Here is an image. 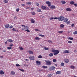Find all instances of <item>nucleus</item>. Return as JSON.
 <instances>
[{
  "label": "nucleus",
  "mask_w": 77,
  "mask_h": 77,
  "mask_svg": "<svg viewBox=\"0 0 77 77\" xmlns=\"http://www.w3.org/2000/svg\"><path fill=\"white\" fill-rule=\"evenodd\" d=\"M70 23V21H68L66 22V24H69Z\"/></svg>",
  "instance_id": "nucleus-51"
},
{
  "label": "nucleus",
  "mask_w": 77,
  "mask_h": 77,
  "mask_svg": "<svg viewBox=\"0 0 77 77\" xmlns=\"http://www.w3.org/2000/svg\"><path fill=\"white\" fill-rule=\"evenodd\" d=\"M4 74L5 72H4L3 70H0V74H1V75H3V74Z\"/></svg>",
  "instance_id": "nucleus-14"
},
{
  "label": "nucleus",
  "mask_w": 77,
  "mask_h": 77,
  "mask_svg": "<svg viewBox=\"0 0 77 77\" xmlns=\"http://www.w3.org/2000/svg\"><path fill=\"white\" fill-rule=\"evenodd\" d=\"M44 50H49V49L48 48H47L46 47H45L44 48Z\"/></svg>",
  "instance_id": "nucleus-35"
},
{
  "label": "nucleus",
  "mask_w": 77,
  "mask_h": 77,
  "mask_svg": "<svg viewBox=\"0 0 77 77\" xmlns=\"http://www.w3.org/2000/svg\"><path fill=\"white\" fill-rule=\"evenodd\" d=\"M56 69V68H55V67L53 66L50 68V70L51 71L52 70H53V71H54V69Z\"/></svg>",
  "instance_id": "nucleus-8"
},
{
  "label": "nucleus",
  "mask_w": 77,
  "mask_h": 77,
  "mask_svg": "<svg viewBox=\"0 0 77 77\" xmlns=\"http://www.w3.org/2000/svg\"><path fill=\"white\" fill-rule=\"evenodd\" d=\"M53 56V53H51L49 54V56L50 57H52Z\"/></svg>",
  "instance_id": "nucleus-26"
},
{
  "label": "nucleus",
  "mask_w": 77,
  "mask_h": 77,
  "mask_svg": "<svg viewBox=\"0 0 77 77\" xmlns=\"http://www.w3.org/2000/svg\"><path fill=\"white\" fill-rule=\"evenodd\" d=\"M16 11L17 12H19V11H20V9L19 8H17L16 9Z\"/></svg>",
  "instance_id": "nucleus-52"
},
{
  "label": "nucleus",
  "mask_w": 77,
  "mask_h": 77,
  "mask_svg": "<svg viewBox=\"0 0 77 77\" xmlns=\"http://www.w3.org/2000/svg\"><path fill=\"white\" fill-rule=\"evenodd\" d=\"M22 26L25 27L24 28V29H27L25 30L26 32H30V30H29V27L24 25H22Z\"/></svg>",
  "instance_id": "nucleus-2"
},
{
  "label": "nucleus",
  "mask_w": 77,
  "mask_h": 77,
  "mask_svg": "<svg viewBox=\"0 0 77 77\" xmlns=\"http://www.w3.org/2000/svg\"><path fill=\"white\" fill-rule=\"evenodd\" d=\"M2 51L3 52H6V50H4Z\"/></svg>",
  "instance_id": "nucleus-62"
},
{
  "label": "nucleus",
  "mask_w": 77,
  "mask_h": 77,
  "mask_svg": "<svg viewBox=\"0 0 77 77\" xmlns=\"http://www.w3.org/2000/svg\"><path fill=\"white\" fill-rule=\"evenodd\" d=\"M35 31H38V32L39 31V29H35Z\"/></svg>",
  "instance_id": "nucleus-56"
},
{
  "label": "nucleus",
  "mask_w": 77,
  "mask_h": 77,
  "mask_svg": "<svg viewBox=\"0 0 77 77\" xmlns=\"http://www.w3.org/2000/svg\"><path fill=\"white\" fill-rule=\"evenodd\" d=\"M60 27L61 28H63V27H64V25L63 24H61L60 25Z\"/></svg>",
  "instance_id": "nucleus-33"
},
{
  "label": "nucleus",
  "mask_w": 77,
  "mask_h": 77,
  "mask_svg": "<svg viewBox=\"0 0 77 77\" xmlns=\"http://www.w3.org/2000/svg\"><path fill=\"white\" fill-rule=\"evenodd\" d=\"M0 57L1 58H3V57L2 56H0Z\"/></svg>",
  "instance_id": "nucleus-61"
},
{
  "label": "nucleus",
  "mask_w": 77,
  "mask_h": 77,
  "mask_svg": "<svg viewBox=\"0 0 77 77\" xmlns=\"http://www.w3.org/2000/svg\"><path fill=\"white\" fill-rule=\"evenodd\" d=\"M35 39H36V40H39L40 39H41V38L38 37H35Z\"/></svg>",
  "instance_id": "nucleus-17"
},
{
  "label": "nucleus",
  "mask_w": 77,
  "mask_h": 77,
  "mask_svg": "<svg viewBox=\"0 0 77 77\" xmlns=\"http://www.w3.org/2000/svg\"><path fill=\"white\" fill-rule=\"evenodd\" d=\"M37 11L38 12H41V10L40 9L37 8Z\"/></svg>",
  "instance_id": "nucleus-22"
},
{
  "label": "nucleus",
  "mask_w": 77,
  "mask_h": 77,
  "mask_svg": "<svg viewBox=\"0 0 77 77\" xmlns=\"http://www.w3.org/2000/svg\"><path fill=\"white\" fill-rule=\"evenodd\" d=\"M56 61H57V60H56V59H54L53 60V62H56Z\"/></svg>",
  "instance_id": "nucleus-41"
},
{
  "label": "nucleus",
  "mask_w": 77,
  "mask_h": 77,
  "mask_svg": "<svg viewBox=\"0 0 77 77\" xmlns=\"http://www.w3.org/2000/svg\"><path fill=\"white\" fill-rule=\"evenodd\" d=\"M19 48L20 50H24V48H23L22 47Z\"/></svg>",
  "instance_id": "nucleus-43"
},
{
  "label": "nucleus",
  "mask_w": 77,
  "mask_h": 77,
  "mask_svg": "<svg viewBox=\"0 0 77 77\" xmlns=\"http://www.w3.org/2000/svg\"><path fill=\"white\" fill-rule=\"evenodd\" d=\"M38 58H39V59H41V58H42V56L41 55H39L38 56Z\"/></svg>",
  "instance_id": "nucleus-48"
},
{
  "label": "nucleus",
  "mask_w": 77,
  "mask_h": 77,
  "mask_svg": "<svg viewBox=\"0 0 77 77\" xmlns=\"http://www.w3.org/2000/svg\"><path fill=\"white\" fill-rule=\"evenodd\" d=\"M61 65L63 66H64V65H65V64L63 63H61Z\"/></svg>",
  "instance_id": "nucleus-39"
},
{
  "label": "nucleus",
  "mask_w": 77,
  "mask_h": 77,
  "mask_svg": "<svg viewBox=\"0 0 77 77\" xmlns=\"http://www.w3.org/2000/svg\"><path fill=\"white\" fill-rule=\"evenodd\" d=\"M26 4L28 5H32V2H29L26 3Z\"/></svg>",
  "instance_id": "nucleus-28"
},
{
  "label": "nucleus",
  "mask_w": 77,
  "mask_h": 77,
  "mask_svg": "<svg viewBox=\"0 0 77 77\" xmlns=\"http://www.w3.org/2000/svg\"><path fill=\"white\" fill-rule=\"evenodd\" d=\"M57 20L58 19V18L57 17H50L49 18V20Z\"/></svg>",
  "instance_id": "nucleus-9"
},
{
  "label": "nucleus",
  "mask_w": 77,
  "mask_h": 77,
  "mask_svg": "<svg viewBox=\"0 0 77 77\" xmlns=\"http://www.w3.org/2000/svg\"><path fill=\"white\" fill-rule=\"evenodd\" d=\"M74 5L75 6V7H77V4H74Z\"/></svg>",
  "instance_id": "nucleus-55"
},
{
  "label": "nucleus",
  "mask_w": 77,
  "mask_h": 77,
  "mask_svg": "<svg viewBox=\"0 0 77 77\" xmlns=\"http://www.w3.org/2000/svg\"><path fill=\"white\" fill-rule=\"evenodd\" d=\"M28 53H29L30 54H33V52L31 51H27Z\"/></svg>",
  "instance_id": "nucleus-13"
},
{
  "label": "nucleus",
  "mask_w": 77,
  "mask_h": 77,
  "mask_svg": "<svg viewBox=\"0 0 77 77\" xmlns=\"http://www.w3.org/2000/svg\"><path fill=\"white\" fill-rule=\"evenodd\" d=\"M37 6H38L39 5V3H37L36 4Z\"/></svg>",
  "instance_id": "nucleus-57"
},
{
  "label": "nucleus",
  "mask_w": 77,
  "mask_h": 77,
  "mask_svg": "<svg viewBox=\"0 0 77 77\" xmlns=\"http://www.w3.org/2000/svg\"><path fill=\"white\" fill-rule=\"evenodd\" d=\"M48 42L49 43H52V42L51 40H48Z\"/></svg>",
  "instance_id": "nucleus-50"
},
{
  "label": "nucleus",
  "mask_w": 77,
  "mask_h": 77,
  "mask_svg": "<svg viewBox=\"0 0 77 77\" xmlns=\"http://www.w3.org/2000/svg\"><path fill=\"white\" fill-rule=\"evenodd\" d=\"M69 60L68 59H65L64 60V62H66V63H68L69 62Z\"/></svg>",
  "instance_id": "nucleus-15"
},
{
  "label": "nucleus",
  "mask_w": 77,
  "mask_h": 77,
  "mask_svg": "<svg viewBox=\"0 0 77 77\" xmlns=\"http://www.w3.org/2000/svg\"><path fill=\"white\" fill-rule=\"evenodd\" d=\"M29 58L30 59V60H34V59H35V57L33 56L29 57Z\"/></svg>",
  "instance_id": "nucleus-11"
},
{
  "label": "nucleus",
  "mask_w": 77,
  "mask_h": 77,
  "mask_svg": "<svg viewBox=\"0 0 77 77\" xmlns=\"http://www.w3.org/2000/svg\"><path fill=\"white\" fill-rule=\"evenodd\" d=\"M46 3L47 5H48V7H50L51 6V2L49 1H46Z\"/></svg>",
  "instance_id": "nucleus-5"
},
{
  "label": "nucleus",
  "mask_w": 77,
  "mask_h": 77,
  "mask_svg": "<svg viewBox=\"0 0 77 77\" xmlns=\"http://www.w3.org/2000/svg\"><path fill=\"white\" fill-rule=\"evenodd\" d=\"M63 53H69V51L68 50H65L64 51Z\"/></svg>",
  "instance_id": "nucleus-23"
},
{
  "label": "nucleus",
  "mask_w": 77,
  "mask_h": 77,
  "mask_svg": "<svg viewBox=\"0 0 77 77\" xmlns=\"http://www.w3.org/2000/svg\"><path fill=\"white\" fill-rule=\"evenodd\" d=\"M4 2L5 3H8V0H4Z\"/></svg>",
  "instance_id": "nucleus-32"
},
{
  "label": "nucleus",
  "mask_w": 77,
  "mask_h": 77,
  "mask_svg": "<svg viewBox=\"0 0 77 77\" xmlns=\"http://www.w3.org/2000/svg\"><path fill=\"white\" fill-rule=\"evenodd\" d=\"M30 21H31V23H35V22L34 20L33 19H31Z\"/></svg>",
  "instance_id": "nucleus-21"
},
{
  "label": "nucleus",
  "mask_w": 77,
  "mask_h": 77,
  "mask_svg": "<svg viewBox=\"0 0 77 77\" xmlns=\"http://www.w3.org/2000/svg\"><path fill=\"white\" fill-rule=\"evenodd\" d=\"M68 40H73V38H72V37H69L68 38Z\"/></svg>",
  "instance_id": "nucleus-31"
},
{
  "label": "nucleus",
  "mask_w": 77,
  "mask_h": 77,
  "mask_svg": "<svg viewBox=\"0 0 77 77\" xmlns=\"http://www.w3.org/2000/svg\"><path fill=\"white\" fill-rule=\"evenodd\" d=\"M36 63L37 65H41V62H40V61L37 60L36 61Z\"/></svg>",
  "instance_id": "nucleus-6"
},
{
  "label": "nucleus",
  "mask_w": 77,
  "mask_h": 77,
  "mask_svg": "<svg viewBox=\"0 0 77 77\" xmlns=\"http://www.w3.org/2000/svg\"><path fill=\"white\" fill-rule=\"evenodd\" d=\"M5 26V28H9L10 26L9 24H7Z\"/></svg>",
  "instance_id": "nucleus-12"
},
{
  "label": "nucleus",
  "mask_w": 77,
  "mask_h": 77,
  "mask_svg": "<svg viewBox=\"0 0 77 77\" xmlns=\"http://www.w3.org/2000/svg\"><path fill=\"white\" fill-rule=\"evenodd\" d=\"M75 24H74V23H72V24L71 26L72 27H74V25Z\"/></svg>",
  "instance_id": "nucleus-53"
},
{
  "label": "nucleus",
  "mask_w": 77,
  "mask_h": 77,
  "mask_svg": "<svg viewBox=\"0 0 77 77\" xmlns=\"http://www.w3.org/2000/svg\"><path fill=\"white\" fill-rule=\"evenodd\" d=\"M14 45L12 44H11L10 45H9V47H13Z\"/></svg>",
  "instance_id": "nucleus-38"
},
{
  "label": "nucleus",
  "mask_w": 77,
  "mask_h": 77,
  "mask_svg": "<svg viewBox=\"0 0 77 77\" xmlns=\"http://www.w3.org/2000/svg\"><path fill=\"white\" fill-rule=\"evenodd\" d=\"M64 18H65L64 17H63V16H61L58 18V20L60 21H63V20Z\"/></svg>",
  "instance_id": "nucleus-4"
},
{
  "label": "nucleus",
  "mask_w": 77,
  "mask_h": 77,
  "mask_svg": "<svg viewBox=\"0 0 77 77\" xmlns=\"http://www.w3.org/2000/svg\"><path fill=\"white\" fill-rule=\"evenodd\" d=\"M13 28V26L11 25L10 27H9L10 29H12V28Z\"/></svg>",
  "instance_id": "nucleus-54"
},
{
  "label": "nucleus",
  "mask_w": 77,
  "mask_h": 77,
  "mask_svg": "<svg viewBox=\"0 0 77 77\" xmlns=\"http://www.w3.org/2000/svg\"><path fill=\"white\" fill-rule=\"evenodd\" d=\"M7 42H8L7 41H6L5 42V44H6H6H7Z\"/></svg>",
  "instance_id": "nucleus-59"
},
{
  "label": "nucleus",
  "mask_w": 77,
  "mask_h": 77,
  "mask_svg": "<svg viewBox=\"0 0 77 77\" xmlns=\"http://www.w3.org/2000/svg\"><path fill=\"white\" fill-rule=\"evenodd\" d=\"M73 35H77V31H75L74 32H73Z\"/></svg>",
  "instance_id": "nucleus-34"
},
{
  "label": "nucleus",
  "mask_w": 77,
  "mask_h": 77,
  "mask_svg": "<svg viewBox=\"0 0 77 77\" xmlns=\"http://www.w3.org/2000/svg\"><path fill=\"white\" fill-rule=\"evenodd\" d=\"M19 70H20V71H22V72H24V70L23 69H19Z\"/></svg>",
  "instance_id": "nucleus-45"
},
{
  "label": "nucleus",
  "mask_w": 77,
  "mask_h": 77,
  "mask_svg": "<svg viewBox=\"0 0 77 77\" xmlns=\"http://www.w3.org/2000/svg\"><path fill=\"white\" fill-rule=\"evenodd\" d=\"M22 6H23V7L25 6V4H22Z\"/></svg>",
  "instance_id": "nucleus-58"
},
{
  "label": "nucleus",
  "mask_w": 77,
  "mask_h": 77,
  "mask_svg": "<svg viewBox=\"0 0 77 77\" xmlns=\"http://www.w3.org/2000/svg\"><path fill=\"white\" fill-rule=\"evenodd\" d=\"M31 14L32 15H35V13L34 12H32Z\"/></svg>",
  "instance_id": "nucleus-49"
},
{
  "label": "nucleus",
  "mask_w": 77,
  "mask_h": 77,
  "mask_svg": "<svg viewBox=\"0 0 77 77\" xmlns=\"http://www.w3.org/2000/svg\"><path fill=\"white\" fill-rule=\"evenodd\" d=\"M69 44H72V41H69L67 42Z\"/></svg>",
  "instance_id": "nucleus-37"
},
{
  "label": "nucleus",
  "mask_w": 77,
  "mask_h": 77,
  "mask_svg": "<svg viewBox=\"0 0 77 77\" xmlns=\"http://www.w3.org/2000/svg\"><path fill=\"white\" fill-rule=\"evenodd\" d=\"M42 68H48V67H47V66H42Z\"/></svg>",
  "instance_id": "nucleus-42"
},
{
  "label": "nucleus",
  "mask_w": 77,
  "mask_h": 77,
  "mask_svg": "<svg viewBox=\"0 0 77 77\" xmlns=\"http://www.w3.org/2000/svg\"><path fill=\"white\" fill-rule=\"evenodd\" d=\"M61 74V72L59 71H58L56 73V74Z\"/></svg>",
  "instance_id": "nucleus-18"
},
{
  "label": "nucleus",
  "mask_w": 77,
  "mask_h": 77,
  "mask_svg": "<svg viewBox=\"0 0 77 77\" xmlns=\"http://www.w3.org/2000/svg\"><path fill=\"white\" fill-rule=\"evenodd\" d=\"M16 66H20V64H16Z\"/></svg>",
  "instance_id": "nucleus-46"
},
{
  "label": "nucleus",
  "mask_w": 77,
  "mask_h": 77,
  "mask_svg": "<svg viewBox=\"0 0 77 77\" xmlns=\"http://www.w3.org/2000/svg\"><path fill=\"white\" fill-rule=\"evenodd\" d=\"M39 36H41V37H44V36H45V35L42 34H39Z\"/></svg>",
  "instance_id": "nucleus-36"
},
{
  "label": "nucleus",
  "mask_w": 77,
  "mask_h": 77,
  "mask_svg": "<svg viewBox=\"0 0 77 77\" xmlns=\"http://www.w3.org/2000/svg\"><path fill=\"white\" fill-rule=\"evenodd\" d=\"M58 33H63V31H58Z\"/></svg>",
  "instance_id": "nucleus-47"
},
{
  "label": "nucleus",
  "mask_w": 77,
  "mask_h": 77,
  "mask_svg": "<svg viewBox=\"0 0 77 77\" xmlns=\"http://www.w3.org/2000/svg\"><path fill=\"white\" fill-rule=\"evenodd\" d=\"M12 47H7V49H8V50H11V49H12Z\"/></svg>",
  "instance_id": "nucleus-40"
},
{
  "label": "nucleus",
  "mask_w": 77,
  "mask_h": 77,
  "mask_svg": "<svg viewBox=\"0 0 77 77\" xmlns=\"http://www.w3.org/2000/svg\"><path fill=\"white\" fill-rule=\"evenodd\" d=\"M41 8L43 10H45L46 9V7L44 5H42L41 6Z\"/></svg>",
  "instance_id": "nucleus-10"
},
{
  "label": "nucleus",
  "mask_w": 77,
  "mask_h": 77,
  "mask_svg": "<svg viewBox=\"0 0 77 77\" xmlns=\"http://www.w3.org/2000/svg\"><path fill=\"white\" fill-rule=\"evenodd\" d=\"M31 9H32V10H33V9H34V8H31Z\"/></svg>",
  "instance_id": "nucleus-63"
},
{
  "label": "nucleus",
  "mask_w": 77,
  "mask_h": 77,
  "mask_svg": "<svg viewBox=\"0 0 77 77\" xmlns=\"http://www.w3.org/2000/svg\"><path fill=\"white\" fill-rule=\"evenodd\" d=\"M60 3L62 4H65V3H66V2L65 1H62L60 2Z\"/></svg>",
  "instance_id": "nucleus-24"
},
{
  "label": "nucleus",
  "mask_w": 77,
  "mask_h": 77,
  "mask_svg": "<svg viewBox=\"0 0 77 77\" xmlns=\"http://www.w3.org/2000/svg\"><path fill=\"white\" fill-rule=\"evenodd\" d=\"M52 76H53V74H48V77H51Z\"/></svg>",
  "instance_id": "nucleus-25"
},
{
  "label": "nucleus",
  "mask_w": 77,
  "mask_h": 77,
  "mask_svg": "<svg viewBox=\"0 0 77 77\" xmlns=\"http://www.w3.org/2000/svg\"><path fill=\"white\" fill-rule=\"evenodd\" d=\"M74 52H75V53H76V52H77V50H74Z\"/></svg>",
  "instance_id": "nucleus-60"
},
{
  "label": "nucleus",
  "mask_w": 77,
  "mask_h": 77,
  "mask_svg": "<svg viewBox=\"0 0 77 77\" xmlns=\"http://www.w3.org/2000/svg\"><path fill=\"white\" fill-rule=\"evenodd\" d=\"M63 20H64V23H67V22L68 21V19L67 18H64Z\"/></svg>",
  "instance_id": "nucleus-7"
},
{
  "label": "nucleus",
  "mask_w": 77,
  "mask_h": 77,
  "mask_svg": "<svg viewBox=\"0 0 77 77\" xmlns=\"http://www.w3.org/2000/svg\"><path fill=\"white\" fill-rule=\"evenodd\" d=\"M12 30L14 31V32H16V29L14 28H13L12 29Z\"/></svg>",
  "instance_id": "nucleus-44"
},
{
  "label": "nucleus",
  "mask_w": 77,
  "mask_h": 77,
  "mask_svg": "<svg viewBox=\"0 0 77 77\" xmlns=\"http://www.w3.org/2000/svg\"><path fill=\"white\" fill-rule=\"evenodd\" d=\"M52 51H51V52H54V55L55 56V55H57V54H58L59 53V51L57 50H55L54 49V48H52Z\"/></svg>",
  "instance_id": "nucleus-1"
},
{
  "label": "nucleus",
  "mask_w": 77,
  "mask_h": 77,
  "mask_svg": "<svg viewBox=\"0 0 77 77\" xmlns=\"http://www.w3.org/2000/svg\"><path fill=\"white\" fill-rule=\"evenodd\" d=\"M16 31H17V32H19L18 30H16Z\"/></svg>",
  "instance_id": "nucleus-64"
},
{
  "label": "nucleus",
  "mask_w": 77,
  "mask_h": 77,
  "mask_svg": "<svg viewBox=\"0 0 77 77\" xmlns=\"http://www.w3.org/2000/svg\"><path fill=\"white\" fill-rule=\"evenodd\" d=\"M7 41H8V42H13V40H12L11 39H8Z\"/></svg>",
  "instance_id": "nucleus-19"
},
{
  "label": "nucleus",
  "mask_w": 77,
  "mask_h": 77,
  "mask_svg": "<svg viewBox=\"0 0 77 77\" xmlns=\"http://www.w3.org/2000/svg\"><path fill=\"white\" fill-rule=\"evenodd\" d=\"M51 9H56V7L54 5H51L50 7Z\"/></svg>",
  "instance_id": "nucleus-16"
},
{
  "label": "nucleus",
  "mask_w": 77,
  "mask_h": 77,
  "mask_svg": "<svg viewBox=\"0 0 77 77\" xmlns=\"http://www.w3.org/2000/svg\"><path fill=\"white\" fill-rule=\"evenodd\" d=\"M75 68V67L74 66H70V68L71 69H74Z\"/></svg>",
  "instance_id": "nucleus-27"
},
{
  "label": "nucleus",
  "mask_w": 77,
  "mask_h": 77,
  "mask_svg": "<svg viewBox=\"0 0 77 77\" xmlns=\"http://www.w3.org/2000/svg\"><path fill=\"white\" fill-rule=\"evenodd\" d=\"M11 74L12 75H15V73L14 71H11Z\"/></svg>",
  "instance_id": "nucleus-29"
},
{
  "label": "nucleus",
  "mask_w": 77,
  "mask_h": 77,
  "mask_svg": "<svg viewBox=\"0 0 77 77\" xmlns=\"http://www.w3.org/2000/svg\"><path fill=\"white\" fill-rule=\"evenodd\" d=\"M45 62L46 63V65H51V61L50 60H45Z\"/></svg>",
  "instance_id": "nucleus-3"
},
{
  "label": "nucleus",
  "mask_w": 77,
  "mask_h": 77,
  "mask_svg": "<svg viewBox=\"0 0 77 77\" xmlns=\"http://www.w3.org/2000/svg\"><path fill=\"white\" fill-rule=\"evenodd\" d=\"M67 11H71V9L69 8H67L66 9Z\"/></svg>",
  "instance_id": "nucleus-20"
},
{
  "label": "nucleus",
  "mask_w": 77,
  "mask_h": 77,
  "mask_svg": "<svg viewBox=\"0 0 77 77\" xmlns=\"http://www.w3.org/2000/svg\"><path fill=\"white\" fill-rule=\"evenodd\" d=\"M75 2H74V1H71L70 2V5H74V4Z\"/></svg>",
  "instance_id": "nucleus-30"
}]
</instances>
